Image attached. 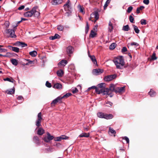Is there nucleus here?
I'll use <instances>...</instances> for the list:
<instances>
[{
  "mask_svg": "<svg viewBox=\"0 0 158 158\" xmlns=\"http://www.w3.org/2000/svg\"><path fill=\"white\" fill-rule=\"evenodd\" d=\"M103 72V70L99 69H95L93 70L92 73L95 75H98L100 74Z\"/></svg>",
  "mask_w": 158,
  "mask_h": 158,
  "instance_id": "10",
  "label": "nucleus"
},
{
  "mask_svg": "<svg viewBox=\"0 0 158 158\" xmlns=\"http://www.w3.org/2000/svg\"><path fill=\"white\" fill-rule=\"evenodd\" d=\"M94 88H96V86H92V87H89V88L87 90L88 91H89L91 89H94Z\"/></svg>",
  "mask_w": 158,
  "mask_h": 158,
  "instance_id": "60",
  "label": "nucleus"
},
{
  "mask_svg": "<svg viewBox=\"0 0 158 158\" xmlns=\"http://www.w3.org/2000/svg\"><path fill=\"white\" fill-rule=\"evenodd\" d=\"M140 10L139 8H137L136 10V13L137 14H139L140 13Z\"/></svg>",
  "mask_w": 158,
  "mask_h": 158,
  "instance_id": "63",
  "label": "nucleus"
},
{
  "mask_svg": "<svg viewBox=\"0 0 158 158\" xmlns=\"http://www.w3.org/2000/svg\"><path fill=\"white\" fill-rule=\"evenodd\" d=\"M57 29L60 31H62L64 29V27L61 25H59L57 26Z\"/></svg>",
  "mask_w": 158,
  "mask_h": 158,
  "instance_id": "41",
  "label": "nucleus"
},
{
  "mask_svg": "<svg viewBox=\"0 0 158 158\" xmlns=\"http://www.w3.org/2000/svg\"><path fill=\"white\" fill-rule=\"evenodd\" d=\"M104 84V83H101V84H100L99 85V87L100 89H102L103 88V85Z\"/></svg>",
  "mask_w": 158,
  "mask_h": 158,
  "instance_id": "59",
  "label": "nucleus"
},
{
  "mask_svg": "<svg viewBox=\"0 0 158 158\" xmlns=\"http://www.w3.org/2000/svg\"><path fill=\"white\" fill-rule=\"evenodd\" d=\"M133 9V7L131 6H129L128 7L127 10V12L128 13H130L132 11Z\"/></svg>",
  "mask_w": 158,
  "mask_h": 158,
  "instance_id": "46",
  "label": "nucleus"
},
{
  "mask_svg": "<svg viewBox=\"0 0 158 158\" xmlns=\"http://www.w3.org/2000/svg\"><path fill=\"white\" fill-rule=\"evenodd\" d=\"M30 55L32 57L35 56L37 55V52L35 51H33L29 52Z\"/></svg>",
  "mask_w": 158,
  "mask_h": 158,
  "instance_id": "30",
  "label": "nucleus"
},
{
  "mask_svg": "<svg viewBox=\"0 0 158 158\" xmlns=\"http://www.w3.org/2000/svg\"><path fill=\"white\" fill-rule=\"evenodd\" d=\"M44 132V130L41 128L40 127L38 128L37 131V134L40 135H42Z\"/></svg>",
  "mask_w": 158,
  "mask_h": 158,
  "instance_id": "20",
  "label": "nucleus"
},
{
  "mask_svg": "<svg viewBox=\"0 0 158 158\" xmlns=\"http://www.w3.org/2000/svg\"><path fill=\"white\" fill-rule=\"evenodd\" d=\"M108 94L110 96V97H112L113 95V94H112V93H110V92H109V94Z\"/></svg>",
  "mask_w": 158,
  "mask_h": 158,
  "instance_id": "64",
  "label": "nucleus"
},
{
  "mask_svg": "<svg viewBox=\"0 0 158 158\" xmlns=\"http://www.w3.org/2000/svg\"><path fill=\"white\" fill-rule=\"evenodd\" d=\"M109 131L112 134H115L116 133L115 131L110 127L109 128Z\"/></svg>",
  "mask_w": 158,
  "mask_h": 158,
  "instance_id": "42",
  "label": "nucleus"
},
{
  "mask_svg": "<svg viewBox=\"0 0 158 158\" xmlns=\"http://www.w3.org/2000/svg\"><path fill=\"white\" fill-rule=\"evenodd\" d=\"M46 86L48 88H51L52 86L51 84L48 81H47L46 83Z\"/></svg>",
  "mask_w": 158,
  "mask_h": 158,
  "instance_id": "44",
  "label": "nucleus"
},
{
  "mask_svg": "<svg viewBox=\"0 0 158 158\" xmlns=\"http://www.w3.org/2000/svg\"><path fill=\"white\" fill-rule=\"evenodd\" d=\"M61 99V96L58 97L52 101L51 103V105L52 106L53 105H54L58 102H60Z\"/></svg>",
  "mask_w": 158,
  "mask_h": 158,
  "instance_id": "13",
  "label": "nucleus"
},
{
  "mask_svg": "<svg viewBox=\"0 0 158 158\" xmlns=\"http://www.w3.org/2000/svg\"><path fill=\"white\" fill-rule=\"evenodd\" d=\"M25 7V6L23 5H22L18 8V9L19 10H21L23 9Z\"/></svg>",
  "mask_w": 158,
  "mask_h": 158,
  "instance_id": "58",
  "label": "nucleus"
},
{
  "mask_svg": "<svg viewBox=\"0 0 158 158\" xmlns=\"http://www.w3.org/2000/svg\"><path fill=\"white\" fill-rule=\"evenodd\" d=\"M4 81H8L12 83H14V82L15 81L12 78H9L8 77L4 78Z\"/></svg>",
  "mask_w": 158,
  "mask_h": 158,
  "instance_id": "33",
  "label": "nucleus"
},
{
  "mask_svg": "<svg viewBox=\"0 0 158 158\" xmlns=\"http://www.w3.org/2000/svg\"><path fill=\"white\" fill-rule=\"evenodd\" d=\"M60 37V36L57 34H56L54 36V37L55 38V39H59Z\"/></svg>",
  "mask_w": 158,
  "mask_h": 158,
  "instance_id": "53",
  "label": "nucleus"
},
{
  "mask_svg": "<svg viewBox=\"0 0 158 158\" xmlns=\"http://www.w3.org/2000/svg\"><path fill=\"white\" fill-rule=\"evenodd\" d=\"M130 44L131 46H133V45H136V46H138L139 45V44L136 42H132Z\"/></svg>",
  "mask_w": 158,
  "mask_h": 158,
  "instance_id": "55",
  "label": "nucleus"
},
{
  "mask_svg": "<svg viewBox=\"0 0 158 158\" xmlns=\"http://www.w3.org/2000/svg\"><path fill=\"white\" fill-rule=\"evenodd\" d=\"M7 50L5 48H3L0 47V52H5Z\"/></svg>",
  "mask_w": 158,
  "mask_h": 158,
  "instance_id": "47",
  "label": "nucleus"
},
{
  "mask_svg": "<svg viewBox=\"0 0 158 158\" xmlns=\"http://www.w3.org/2000/svg\"><path fill=\"white\" fill-rule=\"evenodd\" d=\"M72 92L73 94H75V93H76L78 92V90L77 89V88H75L73 89H72Z\"/></svg>",
  "mask_w": 158,
  "mask_h": 158,
  "instance_id": "45",
  "label": "nucleus"
},
{
  "mask_svg": "<svg viewBox=\"0 0 158 158\" xmlns=\"http://www.w3.org/2000/svg\"><path fill=\"white\" fill-rule=\"evenodd\" d=\"M33 140L34 142L36 143H39V140L38 137L37 136H35L33 138Z\"/></svg>",
  "mask_w": 158,
  "mask_h": 158,
  "instance_id": "39",
  "label": "nucleus"
},
{
  "mask_svg": "<svg viewBox=\"0 0 158 158\" xmlns=\"http://www.w3.org/2000/svg\"><path fill=\"white\" fill-rule=\"evenodd\" d=\"M72 95V94L71 93H67L63 95V96L61 97V99H63V98H67L69 97V96H70Z\"/></svg>",
  "mask_w": 158,
  "mask_h": 158,
  "instance_id": "35",
  "label": "nucleus"
},
{
  "mask_svg": "<svg viewBox=\"0 0 158 158\" xmlns=\"http://www.w3.org/2000/svg\"><path fill=\"white\" fill-rule=\"evenodd\" d=\"M67 137L64 135L62 136H60L56 137L54 138V140L55 141H60L62 139H66V138Z\"/></svg>",
  "mask_w": 158,
  "mask_h": 158,
  "instance_id": "19",
  "label": "nucleus"
},
{
  "mask_svg": "<svg viewBox=\"0 0 158 158\" xmlns=\"http://www.w3.org/2000/svg\"><path fill=\"white\" fill-rule=\"evenodd\" d=\"M17 99L18 100H22L23 99V97L21 96H19L18 97Z\"/></svg>",
  "mask_w": 158,
  "mask_h": 158,
  "instance_id": "61",
  "label": "nucleus"
},
{
  "mask_svg": "<svg viewBox=\"0 0 158 158\" xmlns=\"http://www.w3.org/2000/svg\"><path fill=\"white\" fill-rule=\"evenodd\" d=\"M38 8L37 6H35L32 8L30 11H27L24 14V15L25 17H31L36 11V9Z\"/></svg>",
  "mask_w": 158,
  "mask_h": 158,
  "instance_id": "3",
  "label": "nucleus"
},
{
  "mask_svg": "<svg viewBox=\"0 0 158 158\" xmlns=\"http://www.w3.org/2000/svg\"><path fill=\"white\" fill-rule=\"evenodd\" d=\"M11 62L12 64L15 66H16L18 64V62L16 59H12L11 60Z\"/></svg>",
  "mask_w": 158,
  "mask_h": 158,
  "instance_id": "31",
  "label": "nucleus"
},
{
  "mask_svg": "<svg viewBox=\"0 0 158 158\" xmlns=\"http://www.w3.org/2000/svg\"><path fill=\"white\" fill-rule=\"evenodd\" d=\"M5 25L6 26V27L8 28L10 24L9 22L8 21H6L4 23Z\"/></svg>",
  "mask_w": 158,
  "mask_h": 158,
  "instance_id": "51",
  "label": "nucleus"
},
{
  "mask_svg": "<svg viewBox=\"0 0 158 158\" xmlns=\"http://www.w3.org/2000/svg\"><path fill=\"white\" fill-rule=\"evenodd\" d=\"M8 47L10 49L12 50L15 52H19V48H18L13 47L10 45L8 46Z\"/></svg>",
  "mask_w": 158,
  "mask_h": 158,
  "instance_id": "18",
  "label": "nucleus"
},
{
  "mask_svg": "<svg viewBox=\"0 0 158 158\" xmlns=\"http://www.w3.org/2000/svg\"><path fill=\"white\" fill-rule=\"evenodd\" d=\"M88 55L89 56L91 60L93 63L94 64L97 65V61L94 56H91L90 55L89 51L88 52Z\"/></svg>",
  "mask_w": 158,
  "mask_h": 158,
  "instance_id": "16",
  "label": "nucleus"
},
{
  "mask_svg": "<svg viewBox=\"0 0 158 158\" xmlns=\"http://www.w3.org/2000/svg\"><path fill=\"white\" fill-rule=\"evenodd\" d=\"M96 35V32H95L94 30H92L90 32L89 37L93 38Z\"/></svg>",
  "mask_w": 158,
  "mask_h": 158,
  "instance_id": "26",
  "label": "nucleus"
},
{
  "mask_svg": "<svg viewBox=\"0 0 158 158\" xmlns=\"http://www.w3.org/2000/svg\"><path fill=\"white\" fill-rule=\"evenodd\" d=\"M129 20L131 23H134V18L131 15L129 16Z\"/></svg>",
  "mask_w": 158,
  "mask_h": 158,
  "instance_id": "48",
  "label": "nucleus"
},
{
  "mask_svg": "<svg viewBox=\"0 0 158 158\" xmlns=\"http://www.w3.org/2000/svg\"><path fill=\"white\" fill-rule=\"evenodd\" d=\"M89 26L88 23L87 22H86V26L85 27V31L86 34H87L89 31Z\"/></svg>",
  "mask_w": 158,
  "mask_h": 158,
  "instance_id": "29",
  "label": "nucleus"
},
{
  "mask_svg": "<svg viewBox=\"0 0 158 158\" xmlns=\"http://www.w3.org/2000/svg\"><path fill=\"white\" fill-rule=\"evenodd\" d=\"M133 27L135 32L137 34L139 33V29L138 27L135 25H133Z\"/></svg>",
  "mask_w": 158,
  "mask_h": 158,
  "instance_id": "32",
  "label": "nucleus"
},
{
  "mask_svg": "<svg viewBox=\"0 0 158 158\" xmlns=\"http://www.w3.org/2000/svg\"><path fill=\"white\" fill-rule=\"evenodd\" d=\"M67 52L68 54L70 55L74 51V48L71 46L68 47L67 48Z\"/></svg>",
  "mask_w": 158,
  "mask_h": 158,
  "instance_id": "17",
  "label": "nucleus"
},
{
  "mask_svg": "<svg viewBox=\"0 0 158 158\" xmlns=\"http://www.w3.org/2000/svg\"><path fill=\"white\" fill-rule=\"evenodd\" d=\"M89 133H83L81 134H80L79 136V137H88L89 136Z\"/></svg>",
  "mask_w": 158,
  "mask_h": 158,
  "instance_id": "25",
  "label": "nucleus"
},
{
  "mask_svg": "<svg viewBox=\"0 0 158 158\" xmlns=\"http://www.w3.org/2000/svg\"><path fill=\"white\" fill-rule=\"evenodd\" d=\"M41 113L40 112L38 114V118L36 121V125L38 127L41 125L40 123L41 120L42 119V118L41 117Z\"/></svg>",
  "mask_w": 158,
  "mask_h": 158,
  "instance_id": "7",
  "label": "nucleus"
},
{
  "mask_svg": "<svg viewBox=\"0 0 158 158\" xmlns=\"http://www.w3.org/2000/svg\"><path fill=\"white\" fill-rule=\"evenodd\" d=\"M15 91V90L14 88H13V89H10L9 90H7L6 91V92L8 94H14Z\"/></svg>",
  "mask_w": 158,
  "mask_h": 158,
  "instance_id": "24",
  "label": "nucleus"
},
{
  "mask_svg": "<svg viewBox=\"0 0 158 158\" xmlns=\"http://www.w3.org/2000/svg\"><path fill=\"white\" fill-rule=\"evenodd\" d=\"M129 29V27L128 25L123 26V30L125 31H128Z\"/></svg>",
  "mask_w": 158,
  "mask_h": 158,
  "instance_id": "34",
  "label": "nucleus"
},
{
  "mask_svg": "<svg viewBox=\"0 0 158 158\" xmlns=\"http://www.w3.org/2000/svg\"><path fill=\"white\" fill-rule=\"evenodd\" d=\"M106 106H108V107H111L113 105V103L110 102L108 101L106 102Z\"/></svg>",
  "mask_w": 158,
  "mask_h": 158,
  "instance_id": "36",
  "label": "nucleus"
},
{
  "mask_svg": "<svg viewBox=\"0 0 158 158\" xmlns=\"http://www.w3.org/2000/svg\"><path fill=\"white\" fill-rule=\"evenodd\" d=\"M127 51V48L126 47H123V48L122 49V52H125Z\"/></svg>",
  "mask_w": 158,
  "mask_h": 158,
  "instance_id": "56",
  "label": "nucleus"
},
{
  "mask_svg": "<svg viewBox=\"0 0 158 158\" xmlns=\"http://www.w3.org/2000/svg\"><path fill=\"white\" fill-rule=\"evenodd\" d=\"M115 47V44L113 43L110 46V49L113 50L114 49Z\"/></svg>",
  "mask_w": 158,
  "mask_h": 158,
  "instance_id": "40",
  "label": "nucleus"
},
{
  "mask_svg": "<svg viewBox=\"0 0 158 158\" xmlns=\"http://www.w3.org/2000/svg\"><path fill=\"white\" fill-rule=\"evenodd\" d=\"M47 136L45 137L43 139V140L45 142L48 143L49 141L53 139L54 137L51 135L49 133H47Z\"/></svg>",
  "mask_w": 158,
  "mask_h": 158,
  "instance_id": "8",
  "label": "nucleus"
},
{
  "mask_svg": "<svg viewBox=\"0 0 158 158\" xmlns=\"http://www.w3.org/2000/svg\"><path fill=\"white\" fill-rule=\"evenodd\" d=\"M138 8L140 10H142L144 8V7L143 6H141Z\"/></svg>",
  "mask_w": 158,
  "mask_h": 158,
  "instance_id": "62",
  "label": "nucleus"
},
{
  "mask_svg": "<svg viewBox=\"0 0 158 158\" xmlns=\"http://www.w3.org/2000/svg\"><path fill=\"white\" fill-rule=\"evenodd\" d=\"M140 23L142 25H146L147 24L146 21L144 19H142L140 21Z\"/></svg>",
  "mask_w": 158,
  "mask_h": 158,
  "instance_id": "43",
  "label": "nucleus"
},
{
  "mask_svg": "<svg viewBox=\"0 0 158 158\" xmlns=\"http://www.w3.org/2000/svg\"><path fill=\"white\" fill-rule=\"evenodd\" d=\"M53 87L57 89H61L62 88V85L60 84L56 83L54 84Z\"/></svg>",
  "mask_w": 158,
  "mask_h": 158,
  "instance_id": "21",
  "label": "nucleus"
},
{
  "mask_svg": "<svg viewBox=\"0 0 158 158\" xmlns=\"http://www.w3.org/2000/svg\"><path fill=\"white\" fill-rule=\"evenodd\" d=\"M152 59L153 60H155L156 59L157 57H156V54L155 53H154L152 55Z\"/></svg>",
  "mask_w": 158,
  "mask_h": 158,
  "instance_id": "50",
  "label": "nucleus"
},
{
  "mask_svg": "<svg viewBox=\"0 0 158 158\" xmlns=\"http://www.w3.org/2000/svg\"><path fill=\"white\" fill-rule=\"evenodd\" d=\"M13 30L9 29H6L5 30L6 33L9 35V37L12 38H15L16 37V35L15 34V28H13Z\"/></svg>",
  "mask_w": 158,
  "mask_h": 158,
  "instance_id": "4",
  "label": "nucleus"
},
{
  "mask_svg": "<svg viewBox=\"0 0 158 158\" xmlns=\"http://www.w3.org/2000/svg\"><path fill=\"white\" fill-rule=\"evenodd\" d=\"M95 89L96 92L98 94H102V89H100L99 88H97L96 87V88H94Z\"/></svg>",
  "mask_w": 158,
  "mask_h": 158,
  "instance_id": "27",
  "label": "nucleus"
},
{
  "mask_svg": "<svg viewBox=\"0 0 158 158\" xmlns=\"http://www.w3.org/2000/svg\"><path fill=\"white\" fill-rule=\"evenodd\" d=\"M114 20L113 19H111L109 21L108 26V31L110 32H111L113 30V26L112 22H114Z\"/></svg>",
  "mask_w": 158,
  "mask_h": 158,
  "instance_id": "12",
  "label": "nucleus"
},
{
  "mask_svg": "<svg viewBox=\"0 0 158 158\" xmlns=\"http://www.w3.org/2000/svg\"><path fill=\"white\" fill-rule=\"evenodd\" d=\"M27 60L28 61V62L25 64V65H29L30 64H34L33 61L30 60L28 59Z\"/></svg>",
  "mask_w": 158,
  "mask_h": 158,
  "instance_id": "37",
  "label": "nucleus"
},
{
  "mask_svg": "<svg viewBox=\"0 0 158 158\" xmlns=\"http://www.w3.org/2000/svg\"><path fill=\"white\" fill-rule=\"evenodd\" d=\"M116 68L118 69H122L125 64V62L123 57L119 56L115 58L113 60Z\"/></svg>",
  "mask_w": 158,
  "mask_h": 158,
  "instance_id": "1",
  "label": "nucleus"
},
{
  "mask_svg": "<svg viewBox=\"0 0 158 158\" xmlns=\"http://www.w3.org/2000/svg\"><path fill=\"white\" fill-rule=\"evenodd\" d=\"M68 63L67 61L65 60H61L58 64L59 67L64 66Z\"/></svg>",
  "mask_w": 158,
  "mask_h": 158,
  "instance_id": "15",
  "label": "nucleus"
},
{
  "mask_svg": "<svg viewBox=\"0 0 158 158\" xmlns=\"http://www.w3.org/2000/svg\"><path fill=\"white\" fill-rule=\"evenodd\" d=\"M56 73L58 76L60 77H61L63 75L64 72L63 70L60 69L58 70L57 71Z\"/></svg>",
  "mask_w": 158,
  "mask_h": 158,
  "instance_id": "23",
  "label": "nucleus"
},
{
  "mask_svg": "<svg viewBox=\"0 0 158 158\" xmlns=\"http://www.w3.org/2000/svg\"><path fill=\"white\" fill-rule=\"evenodd\" d=\"M123 139L125 140L127 142V143H129V140L128 138L126 136H125L123 138Z\"/></svg>",
  "mask_w": 158,
  "mask_h": 158,
  "instance_id": "52",
  "label": "nucleus"
},
{
  "mask_svg": "<svg viewBox=\"0 0 158 158\" xmlns=\"http://www.w3.org/2000/svg\"><path fill=\"white\" fill-rule=\"evenodd\" d=\"M64 9L65 10H69L71 8V3L69 0H68L66 3L64 5Z\"/></svg>",
  "mask_w": 158,
  "mask_h": 158,
  "instance_id": "14",
  "label": "nucleus"
},
{
  "mask_svg": "<svg viewBox=\"0 0 158 158\" xmlns=\"http://www.w3.org/2000/svg\"><path fill=\"white\" fill-rule=\"evenodd\" d=\"M93 18H94L95 19L94 22H95L99 19V14L97 11H94L91 14L90 17L89 18V20L93 21L92 20V19Z\"/></svg>",
  "mask_w": 158,
  "mask_h": 158,
  "instance_id": "6",
  "label": "nucleus"
},
{
  "mask_svg": "<svg viewBox=\"0 0 158 158\" xmlns=\"http://www.w3.org/2000/svg\"><path fill=\"white\" fill-rule=\"evenodd\" d=\"M116 77V75L115 74L110 75L105 77L104 80L105 81H108L115 78Z\"/></svg>",
  "mask_w": 158,
  "mask_h": 158,
  "instance_id": "9",
  "label": "nucleus"
},
{
  "mask_svg": "<svg viewBox=\"0 0 158 158\" xmlns=\"http://www.w3.org/2000/svg\"><path fill=\"white\" fill-rule=\"evenodd\" d=\"M113 89H114V86L113 85H111L109 89L102 88V94L103 95H107L110 92L113 91Z\"/></svg>",
  "mask_w": 158,
  "mask_h": 158,
  "instance_id": "5",
  "label": "nucleus"
},
{
  "mask_svg": "<svg viewBox=\"0 0 158 158\" xmlns=\"http://www.w3.org/2000/svg\"><path fill=\"white\" fill-rule=\"evenodd\" d=\"M97 115L99 118H104L106 119H111L113 117V116L112 114H108L102 112L98 113Z\"/></svg>",
  "mask_w": 158,
  "mask_h": 158,
  "instance_id": "2",
  "label": "nucleus"
},
{
  "mask_svg": "<svg viewBox=\"0 0 158 158\" xmlns=\"http://www.w3.org/2000/svg\"><path fill=\"white\" fill-rule=\"evenodd\" d=\"M143 2L144 4L146 5H148L149 2V0H143Z\"/></svg>",
  "mask_w": 158,
  "mask_h": 158,
  "instance_id": "54",
  "label": "nucleus"
},
{
  "mask_svg": "<svg viewBox=\"0 0 158 158\" xmlns=\"http://www.w3.org/2000/svg\"><path fill=\"white\" fill-rule=\"evenodd\" d=\"M148 93L150 96L152 97H154L156 95L155 92L152 89H151L150 91Z\"/></svg>",
  "mask_w": 158,
  "mask_h": 158,
  "instance_id": "28",
  "label": "nucleus"
},
{
  "mask_svg": "<svg viewBox=\"0 0 158 158\" xmlns=\"http://www.w3.org/2000/svg\"><path fill=\"white\" fill-rule=\"evenodd\" d=\"M110 0H107V1L106 2L104 6V9H105V8H106L108 5L110 3Z\"/></svg>",
  "mask_w": 158,
  "mask_h": 158,
  "instance_id": "38",
  "label": "nucleus"
},
{
  "mask_svg": "<svg viewBox=\"0 0 158 158\" xmlns=\"http://www.w3.org/2000/svg\"><path fill=\"white\" fill-rule=\"evenodd\" d=\"M125 86L119 87H116L115 88L114 87V89L113 91H114L116 93H121L124 91Z\"/></svg>",
  "mask_w": 158,
  "mask_h": 158,
  "instance_id": "11",
  "label": "nucleus"
},
{
  "mask_svg": "<svg viewBox=\"0 0 158 158\" xmlns=\"http://www.w3.org/2000/svg\"><path fill=\"white\" fill-rule=\"evenodd\" d=\"M20 44L21 42L20 41L16 42L15 44V45L17 46H20Z\"/></svg>",
  "mask_w": 158,
  "mask_h": 158,
  "instance_id": "57",
  "label": "nucleus"
},
{
  "mask_svg": "<svg viewBox=\"0 0 158 158\" xmlns=\"http://www.w3.org/2000/svg\"><path fill=\"white\" fill-rule=\"evenodd\" d=\"M52 4L53 5H57L61 3V1L60 0H55L54 1L51 2Z\"/></svg>",
  "mask_w": 158,
  "mask_h": 158,
  "instance_id": "22",
  "label": "nucleus"
},
{
  "mask_svg": "<svg viewBox=\"0 0 158 158\" xmlns=\"http://www.w3.org/2000/svg\"><path fill=\"white\" fill-rule=\"evenodd\" d=\"M20 46H21L22 47H24L27 46V44L24 42H21Z\"/></svg>",
  "mask_w": 158,
  "mask_h": 158,
  "instance_id": "49",
  "label": "nucleus"
}]
</instances>
